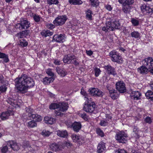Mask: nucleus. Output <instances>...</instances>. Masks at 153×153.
Masks as SVG:
<instances>
[{
    "mask_svg": "<svg viewBox=\"0 0 153 153\" xmlns=\"http://www.w3.org/2000/svg\"><path fill=\"white\" fill-rule=\"evenodd\" d=\"M15 86L17 90L22 93L26 92L28 88L34 86V82L33 79L25 74L16 78L14 81Z\"/></svg>",
    "mask_w": 153,
    "mask_h": 153,
    "instance_id": "nucleus-1",
    "label": "nucleus"
},
{
    "mask_svg": "<svg viewBox=\"0 0 153 153\" xmlns=\"http://www.w3.org/2000/svg\"><path fill=\"white\" fill-rule=\"evenodd\" d=\"M30 26V23L27 20L22 19H21L19 23H17L15 25L9 27L8 30L11 33L23 29H27Z\"/></svg>",
    "mask_w": 153,
    "mask_h": 153,
    "instance_id": "nucleus-2",
    "label": "nucleus"
},
{
    "mask_svg": "<svg viewBox=\"0 0 153 153\" xmlns=\"http://www.w3.org/2000/svg\"><path fill=\"white\" fill-rule=\"evenodd\" d=\"M109 56L111 58V60L114 62L119 63L123 62V59L119 53L115 51H113L109 53Z\"/></svg>",
    "mask_w": 153,
    "mask_h": 153,
    "instance_id": "nucleus-3",
    "label": "nucleus"
},
{
    "mask_svg": "<svg viewBox=\"0 0 153 153\" xmlns=\"http://www.w3.org/2000/svg\"><path fill=\"white\" fill-rule=\"evenodd\" d=\"M26 111L28 113V117L32 119H35L36 121L40 122L42 120V117L37 114H34V110L33 109L29 107L26 108Z\"/></svg>",
    "mask_w": 153,
    "mask_h": 153,
    "instance_id": "nucleus-4",
    "label": "nucleus"
},
{
    "mask_svg": "<svg viewBox=\"0 0 153 153\" xmlns=\"http://www.w3.org/2000/svg\"><path fill=\"white\" fill-rule=\"evenodd\" d=\"M68 19L65 15L59 16L56 17L53 22V24L56 26H60L64 25Z\"/></svg>",
    "mask_w": 153,
    "mask_h": 153,
    "instance_id": "nucleus-5",
    "label": "nucleus"
},
{
    "mask_svg": "<svg viewBox=\"0 0 153 153\" xmlns=\"http://www.w3.org/2000/svg\"><path fill=\"white\" fill-rule=\"evenodd\" d=\"M127 137V134L124 131H121L117 133L115 138L119 143H126Z\"/></svg>",
    "mask_w": 153,
    "mask_h": 153,
    "instance_id": "nucleus-6",
    "label": "nucleus"
},
{
    "mask_svg": "<svg viewBox=\"0 0 153 153\" xmlns=\"http://www.w3.org/2000/svg\"><path fill=\"white\" fill-rule=\"evenodd\" d=\"M115 87L116 90L121 93H123L126 91L125 84L122 81H117L115 84Z\"/></svg>",
    "mask_w": 153,
    "mask_h": 153,
    "instance_id": "nucleus-7",
    "label": "nucleus"
},
{
    "mask_svg": "<svg viewBox=\"0 0 153 153\" xmlns=\"http://www.w3.org/2000/svg\"><path fill=\"white\" fill-rule=\"evenodd\" d=\"M87 104L85 102L83 108V110L87 112L92 113L94 110L95 107V104L94 102L88 101Z\"/></svg>",
    "mask_w": 153,
    "mask_h": 153,
    "instance_id": "nucleus-8",
    "label": "nucleus"
},
{
    "mask_svg": "<svg viewBox=\"0 0 153 153\" xmlns=\"http://www.w3.org/2000/svg\"><path fill=\"white\" fill-rule=\"evenodd\" d=\"M120 25V24L118 21H115L113 22H108L106 23L107 28L110 30H114L115 29H118Z\"/></svg>",
    "mask_w": 153,
    "mask_h": 153,
    "instance_id": "nucleus-9",
    "label": "nucleus"
},
{
    "mask_svg": "<svg viewBox=\"0 0 153 153\" xmlns=\"http://www.w3.org/2000/svg\"><path fill=\"white\" fill-rule=\"evenodd\" d=\"M142 64L148 69H151L153 68V59L150 57L146 58L142 61Z\"/></svg>",
    "mask_w": 153,
    "mask_h": 153,
    "instance_id": "nucleus-10",
    "label": "nucleus"
},
{
    "mask_svg": "<svg viewBox=\"0 0 153 153\" xmlns=\"http://www.w3.org/2000/svg\"><path fill=\"white\" fill-rule=\"evenodd\" d=\"M14 96H13L11 98L10 97L8 98L7 100V102L13 106L16 107L15 105H17L19 106L20 105V103H21L22 101L20 100V101H18L17 100L18 97L15 95Z\"/></svg>",
    "mask_w": 153,
    "mask_h": 153,
    "instance_id": "nucleus-11",
    "label": "nucleus"
},
{
    "mask_svg": "<svg viewBox=\"0 0 153 153\" xmlns=\"http://www.w3.org/2000/svg\"><path fill=\"white\" fill-rule=\"evenodd\" d=\"M66 37L64 33L59 35H55L53 37V41L57 42L63 43L65 41Z\"/></svg>",
    "mask_w": 153,
    "mask_h": 153,
    "instance_id": "nucleus-12",
    "label": "nucleus"
},
{
    "mask_svg": "<svg viewBox=\"0 0 153 153\" xmlns=\"http://www.w3.org/2000/svg\"><path fill=\"white\" fill-rule=\"evenodd\" d=\"M8 146L10 147L14 150L17 151L20 148V145L17 143L16 142L13 140H10L7 143Z\"/></svg>",
    "mask_w": 153,
    "mask_h": 153,
    "instance_id": "nucleus-13",
    "label": "nucleus"
},
{
    "mask_svg": "<svg viewBox=\"0 0 153 153\" xmlns=\"http://www.w3.org/2000/svg\"><path fill=\"white\" fill-rule=\"evenodd\" d=\"M13 114V110H8L2 113L0 115V117L2 120H5L8 119L9 116L12 115Z\"/></svg>",
    "mask_w": 153,
    "mask_h": 153,
    "instance_id": "nucleus-14",
    "label": "nucleus"
},
{
    "mask_svg": "<svg viewBox=\"0 0 153 153\" xmlns=\"http://www.w3.org/2000/svg\"><path fill=\"white\" fill-rule=\"evenodd\" d=\"M68 125V127H72L74 130L76 132H78L81 127V125L80 122H74L73 123H70V124Z\"/></svg>",
    "mask_w": 153,
    "mask_h": 153,
    "instance_id": "nucleus-15",
    "label": "nucleus"
},
{
    "mask_svg": "<svg viewBox=\"0 0 153 153\" xmlns=\"http://www.w3.org/2000/svg\"><path fill=\"white\" fill-rule=\"evenodd\" d=\"M104 69L106 70V72L109 75H112L114 76L117 74L115 68L110 65L105 66Z\"/></svg>",
    "mask_w": 153,
    "mask_h": 153,
    "instance_id": "nucleus-16",
    "label": "nucleus"
},
{
    "mask_svg": "<svg viewBox=\"0 0 153 153\" xmlns=\"http://www.w3.org/2000/svg\"><path fill=\"white\" fill-rule=\"evenodd\" d=\"M140 8L143 12L145 14L150 13L153 11L152 9L145 4H141Z\"/></svg>",
    "mask_w": 153,
    "mask_h": 153,
    "instance_id": "nucleus-17",
    "label": "nucleus"
},
{
    "mask_svg": "<svg viewBox=\"0 0 153 153\" xmlns=\"http://www.w3.org/2000/svg\"><path fill=\"white\" fill-rule=\"evenodd\" d=\"M141 93L138 91H134L132 92L130 95L131 98L134 100H137L140 99Z\"/></svg>",
    "mask_w": 153,
    "mask_h": 153,
    "instance_id": "nucleus-18",
    "label": "nucleus"
},
{
    "mask_svg": "<svg viewBox=\"0 0 153 153\" xmlns=\"http://www.w3.org/2000/svg\"><path fill=\"white\" fill-rule=\"evenodd\" d=\"M68 107V104L65 102L59 103L58 110L63 112L67 110Z\"/></svg>",
    "mask_w": 153,
    "mask_h": 153,
    "instance_id": "nucleus-19",
    "label": "nucleus"
},
{
    "mask_svg": "<svg viewBox=\"0 0 153 153\" xmlns=\"http://www.w3.org/2000/svg\"><path fill=\"white\" fill-rule=\"evenodd\" d=\"M57 135L60 137L66 138L68 136V133L65 130H58L56 131Z\"/></svg>",
    "mask_w": 153,
    "mask_h": 153,
    "instance_id": "nucleus-20",
    "label": "nucleus"
},
{
    "mask_svg": "<svg viewBox=\"0 0 153 153\" xmlns=\"http://www.w3.org/2000/svg\"><path fill=\"white\" fill-rule=\"evenodd\" d=\"M56 70L58 74L62 77H64L67 74V72L64 69H61L59 67H57Z\"/></svg>",
    "mask_w": 153,
    "mask_h": 153,
    "instance_id": "nucleus-21",
    "label": "nucleus"
},
{
    "mask_svg": "<svg viewBox=\"0 0 153 153\" xmlns=\"http://www.w3.org/2000/svg\"><path fill=\"white\" fill-rule=\"evenodd\" d=\"M105 149V143L102 142L100 143L98 145L97 152L98 153L102 152Z\"/></svg>",
    "mask_w": 153,
    "mask_h": 153,
    "instance_id": "nucleus-22",
    "label": "nucleus"
},
{
    "mask_svg": "<svg viewBox=\"0 0 153 153\" xmlns=\"http://www.w3.org/2000/svg\"><path fill=\"white\" fill-rule=\"evenodd\" d=\"M148 68L146 67L145 66L142 65L140 67L137 68V71L140 74H146L148 71Z\"/></svg>",
    "mask_w": 153,
    "mask_h": 153,
    "instance_id": "nucleus-23",
    "label": "nucleus"
},
{
    "mask_svg": "<svg viewBox=\"0 0 153 153\" xmlns=\"http://www.w3.org/2000/svg\"><path fill=\"white\" fill-rule=\"evenodd\" d=\"M45 123L48 124H52L56 122V119L52 117L46 116L44 118Z\"/></svg>",
    "mask_w": 153,
    "mask_h": 153,
    "instance_id": "nucleus-24",
    "label": "nucleus"
},
{
    "mask_svg": "<svg viewBox=\"0 0 153 153\" xmlns=\"http://www.w3.org/2000/svg\"><path fill=\"white\" fill-rule=\"evenodd\" d=\"M71 137L74 142H82L83 141V137L80 136L75 134H73L72 135Z\"/></svg>",
    "mask_w": 153,
    "mask_h": 153,
    "instance_id": "nucleus-25",
    "label": "nucleus"
},
{
    "mask_svg": "<svg viewBox=\"0 0 153 153\" xmlns=\"http://www.w3.org/2000/svg\"><path fill=\"white\" fill-rule=\"evenodd\" d=\"M73 55V54L71 55L70 54L65 55L63 59L64 62L68 64H70L71 63L70 62H71Z\"/></svg>",
    "mask_w": 153,
    "mask_h": 153,
    "instance_id": "nucleus-26",
    "label": "nucleus"
},
{
    "mask_svg": "<svg viewBox=\"0 0 153 153\" xmlns=\"http://www.w3.org/2000/svg\"><path fill=\"white\" fill-rule=\"evenodd\" d=\"M50 147L51 150L54 151H58L61 149V146L56 143H52L50 145Z\"/></svg>",
    "mask_w": 153,
    "mask_h": 153,
    "instance_id": "nucleus-27",
    "label": "nucleus"
},
{
    "mask_svg": "<svg viewBox=\"0 0 153 153\" xmlns=\"http://www.w3.org/2000/svg\"><path fill=\"white\" fill-rule=\"evenodd\" d=\"M36 121L33 120L29 121V122L27 123V126L29 128H33L36 127L37 126V123H36L37 121L36 120Z\"/></svg>",
    "mask_w": 153,
    "mask_h": 153,
    "instance_id": "nucleus-28",
    "label": "nucleus"
},
{
    "mask_svg": "<svg viewBox=\"0 0 153 153\" xmlns=\"http://www.w3.org/2000/svg\"><path fill=\"white\" fill-rule=\"evenodd\" d=\"M85 17L86 19L88 20H91L92 19V11L90 9H88L85 12Z\"/></svg>",
    "mask_w": 153,
    "mask_h": 153,
    "instance_id": "nucleus-29",
    "label": "nucleus"
},
{
    "mask_svg": "<svg viewBox=\"0 0 153 153\" xmlns=\"http://www.w3.org/2000/svg\"><path fill=\"white\" fill-rule=\"evenodd\" d=\"M110 96L113 99H115L117 98L118 97V94L116 92V91L114 89L110 90L109 91Z\"/></svg>",
    "mask_w": 153,
    "mask_h": 153,
    "instance_id": "nucleus-30",
    "label": "nucleus"
},
{
    "mask_svg": "<svg viewBox=\"0 0 153 153\" xmlns=\"http://www.w3.org/2000/svg\"><path fill=\"white\" fill-rule=\"evenodd\" d=\"M145 96L147 99L153 100V92L151 90H148L145 93Z\"/></svg>",
    "mask_w": 153,
    "mask_h": 153,
    "instance_id": "nucleus-31",
    "label": "nucleus"
},
{
    "mask_svg": "<svg viewBox=\"0 0 153 153\" xmlns=\"http://www.w3.org/2000/svg\"><path fill=\"white\" fill-rule=\"evenodd\" d=\"M54 80V79L52 77H45L43 79V82L45 84H48L52 82Z\"/></svg>",
    "mask_w": 153,
    "mask_h": 153,
    "instance_id": "nucleus-32",
    "label": "nucleus"
},
{
    "mask_svg": "<svg viewBox=\"0 0 153 153\" xmlns=\"http://www.w3.org/2000/svg\"><path fill=\"white\" fill-rule=\"evenodd\" d=\"M89 2L91 7H97L99 4L98 0H89Z\"/></svg>",
    "mask_w": 153,
    "mask_h": 153,
    "instance_id": "nucleus-33",
    "label": "nucleus"
},
{
    "mask_svg": "<svg viewBox=\"0 0 153 153\" xmlns=\"http://www.w3.org/2000/svg\"><path fill=\"white\" fill-rule=\"evenodd\" d=\"M7 85L6 82L2 83L1 85L0 86V93L5 92L7 89Z\"/></svg>",
    "mask_w": 153,
    "mask_h": 153,
    "instance_id": "nucleus-34",
    "label": "nucleus"
},
{
    "mask_svg": "<svg viewBox=\"0 0 153 153\" xmlns=\"http://www.w3.org/2000/svg\"><path fill=\"white\" fill-rule=\"evenodd\" d=\"M69 3L73 5H81L82 3L81 0H68Z\"/></svg>",
    "mask_w": 153,
    "mask_h": 153,
    "instance_id": "nucleus-35",
    "label": "nucleus"
},
{
    "mask_svg": "<svg viewBox=\"0 0 153 153\" xmlns=\"http://www.w3.org/2000/svg\"><path fill=\"white\" fill-rule=\"evenodd\" d=\"M130 9V7L125 4H124L122 6V10L125 13H127L129 11Z\"/></svg>",
    "mask_w": 153,
    "mask_h": 153,
    "instance_id": "nucleus-36",
    "label": "nucleus"
},
{
    "mask_svg": "<svg viewBox=\"0 0 153 153\" xmlns=\"http://www.w3.org/2000/svg\"><path fill=\"white\" fill-rule=\"evenodd\" d=\"M77 59L75 56L73 55L72 56L71 62H70V64H74L76 66H77L79 65V62L77 61Z\"/></svg>",
    "mask_w": 153,
    "mask_h": 153,
    "instance_id": "nucleus-37",
    "label": "nucleus"
},
{
    "mask_svg": "<svg viewBox=\"0 0 153 153\" xmlns=\"http://www.w3.org/2000/svg\"><path fill=\"white\" fill-rule=\"evenodd\" d=\"M140 33L137 31H134L131 33V36L133 38H138L140 37Z\"/></svg>",
    "mask_w": 153,
    "mask_h": 153,
    "instance_id": "nucleus-38",
    "label": "nucleus"
},
{
    "mask_svg": "<svg viewBox=\"0 0 153 153\" xmlns=\"http://www.w3.org/2000/svg\"><path fill=\"white\" fill-rule=\"evenodd\" d=\"M131 22L132 25L134 26H137L139 25V21L137 19L132 18L131 19Z\"/></svg>",
    "mask_w": 153,
    "mask_h": 153,
    "instance_id": "nucleus-39",
    "label": "nucleus"
},
{
    "mask_svg": "<svg viewBox=\"0 0 153 153\" xmlns=\"http://www.w3.org/2000/svg\"><path fill=\"white\" fill-rule=\"evenodd\" d=\"M104 94V93L100 90L98 89H97L95 94H94V96L102 97Z\"/></svg>",
    "mask_w": 153,
    "mask_h": 153,
    "instance_id": "nucleus-40",
    "label": "nucleus"
},
{
    "mask_svg": "<svg viewBox=\"0 0 153 153\" xmlns=\"http://www.w3.org/2000/svg\"><path fill=\"white\" fill-rule=\"evenodd\" d=\"M94 73L95 76L96 77H98L100 74L101 72V71L99 68L95 67L94 68Z\"/></svg>",
    "mask_w": 153,
    "mask_h": 153,
    "instance_id": "nucleus-41",
    "label": "nucleus"
},
{
    "mask_svg": "<svg viewBox=\"0 0 153 153\" xmlns=\"http://www.w3.org/2000/svg\"><path fill=\"white\" fill-rule=\"evenodd\" d=\"M59 107V103H54L52 104L50 106V109H57L58 110Z\"/></svg>",
    "mask_w": 153,
    "mask_h": 153,
    "instance_id": "nucleus-42",
    "label": "nucleus"
},
{
    "mask_svg": "<svg viewBox=\"0 0 153 153\" xmlns=\"http://www.w3.org/2000/svg\"><path fill=\"white\" fill-rule=\"evenodd\" d=\"M48 4L49 5L57 4L59 3L58 0H47Z\"/></svg>",
    "mask_w": 153,
    "mask_h": 153,
    "instance_id": "nucleus-43",
    "label": "nucleus"
},
{
    "mask_svg": "<svg viewBox=\"0 0 153 153\" xmlns=\"http://www.w3.org/2000/svg\"><path fill=\"white\" fill-rule=\"evenodd\" d=\"M51 134L50 132L48 131H47L45 130H43L42 132L41 133V134L43 136L45 137H48Z\"/></svg>",
    "mask_w": 153,
    "mask_h": 153,
    "instance_id": "nucleus-44",
    "label": "nucleus"
},
{
    "mask_svg": "<svg viewBox=\"0 0 153 153\" xmlns=\"http://www.w3.org/2000/svg\"><path fill=\"white\" fill-rule=\"evenodd\" d=\"M46 26L49 29H53L55 27L56 25L55 24H52L51 23H47L46 24Z\"/></svg>",
    "mask_w": 153,
    "mask_h": 153,
    "instance_id": "nucleus-45",
    "label": "nucleus"
},
{
    "mask_svg": "<svg viewBox=\"0 0 153 153\" xmlns=\"http://www.w3.org/2000/svg\"><path fill=\"white\" fill-rule=\"evenodd\" d=\"M144 121L146 123L150 124L152 122V119L151 117L148 116L144 118Z\"/></svg>",
    "mask_w": 153,
    "mask_h": 153,
    "instance_id": "nucleus-46",
    "label": "nucleus"
},
{
    "mask_svg": "<svg viewBox=\"0 0 153 153\" xmlns=\"http://www.w3.org/2000/svg\"><path fill=\"white\" fill-rule=\"evenodd\" d=\"M97 133L102 137L104 136V134L103 131L100 128H97L96 129Z\"/></svg>",
    "mask_w": 153,
    "mask_h": 153,
    "instance_id": "nucleus-47",
    "label": "nucleus"
},
{
    "mask_svg": "<svg viewBox=\"0 0 153 153\" xmlns=\"http://www.w3.org/2000/svg\"><path fill=\"white\" fill-rule=\"evenodd\" d=\"M97 88H91L88 90V92L91 95L94 96L95 94Z\"/></svg>",
    "mask_w": 153,
    "mask_h": 153,
    "instance_id": "nucleus-48",
    "label": "nucleus"
},
{
    "mask_svg": "<svg viewBox=\"0 0 153 153\" xmlns=\"http://www.w3.org/2000/svg\"><path fill=\"white\" fill-rule=\"evenodd\" d=\"M46 73L49 76L53 77L54 76V74L52 71V70L51 69L49 68L46 71Z\"/></svg>",
    "mask_w": 153,
    "mask_h": 153,
    "instance_id": "nucleus-49",
    "label": "nucleus"
},
{
    "mask_svg": "<svg viewBox=\"0 0 153 153\" xmlns=\"http://www.w3.org/2000/svg\"><path fill=\"white\" fill-rule=\"evenodd\" d=\"M108 123L106 120H101L100 121V124L101 126H104L108 125Z\"/></svg>",
    "mask_w": 153,
    "mask_h": 153,
    "instance_id": "nucleus-50",
    "label": "nucleus"
},
{
    "mask_svg": "<svg viewBox=\"0 0 153 153\" xmlns=\"http://www.w3.org/2000/svg\"><path fill=\"white\" fill-rule=\"evenodd\" d=\"M33 17L35 22H38L40 21V17L38 15L35 14L33 15Z\"/></svg>",
    "mask_w": 153,
    "mask_h": 153,
    "instance_id": "nucleus-51",
    "label": "nucleus"
},
{
    "mask_svg": "<svg viewBox=\"0 0 153 153\" xmlns=\"http://www.w3.org/2000/svg\"><path fill=\"white\" fill-rule=\"evenodd\" d=\"M134 2V0H126L125 4L130 6V5L132 4Z\"/></svg>",
    "mask_w": 153,
    "mask_h": 153,
    "instance_id": "nucleus-52",
    "label": "nucleus"
},
{
    "mask_svg": "<svg viewBox=\"0 0 153 153\" xmlns=\"http://www.w3.org/2000/svg\"><path fill=\"white\" fill-rule=\"evenodd\" d=\"M20 45L23 47H26L28 45L27 42L25 40H23L22 41H20Z\"/></svg>",
    "mask_w": 153,
    "mask_h": 153,
    "instance_id": "nucleus-53",
    "label": "nucleus"
},
{
    "mask_svg": "<svg viewBox=\"0 0 153 153\" xmlns=\"http://www.w3.org/2000/svg\"><path fill=\"white\" fill-rule=\"evenodd\" d=\"M8 150L7 146H5L3 147L1 149V152L2 153H6Z\"/></svg>",
    "mask_w": 153,
    "mask_h": 153,
    "instance_id": "nucleus-54",
    "label": "nucleus"
},
{
    "mask_svg": "<svg viewBox=\"0 0 153 153\" xmlns=\"http://www.w3.org/2000/svg\"><path fill=\"white\" fill-rule=\"evenodd\" d=\"M81 94L82 95H83V96H85V100H86V101L87 100H88V98L86 96V92L84 91V90L83 89H81Z\"/></svg>",
    "mask_w": 153,
    "mask_h": 153,
    "instance_id": "nucleus-55",
    "label": "nucleus"
},
{
    "mask_svg": "<svg viewBox=\"0 0 153 153\" xmlns=\"http://www.w3.org/2000/svg\"><path fill=\"white\" fill-rule=\"evenodd\" d=\"M17 36L20 38H22L25 37L23 31L18 33L17 34Z\"/></svg>",
    "mask_w": 153,
    "mask_h": 153,
    "instance_id": "nucleus-56",
    "label": "nucleus"
},
{
    "mask_svg": "<svg viewBox=\"0 0 153 153\" xmlns=\"http://www.w3.org/2000/svg\"><path fill=\"white\" fill-rule=\"evenodd\" d=\"M115 153H127V152L124 149H119L116 151Z\"/></svg>",
    "mask_w": 153,
    "mask_h": 153,
    "instance_id": "nucleus-57",
    "label": "nucleus"
},
{
    "mask_svg": "<svg viewBox=\"0 0 153 153\" xmlns=\"http://www.w3.org/2000/svg\"><path fill=\"white\" fill-rule=\"evenodd\" d=\"M81 117L84 120H86L88 119V116L85 113L80 114Z\"/></svg>",
    "mask_w": 153,
    "mask_h": 153,
    "instance_id": "nucleus-58",
    "label": "nucleus"
},
{
    "mask_svg": "<svg viewBox=\"0 0 153 153\" xmlns=\"http://www.w3.org/2000/svg\"><path fill=\"white\" fill-rule=\"evenodd\" d=\"M41 34L42 36L45 37H47V30H42V31L41 33Z\"/></svg>",
    "mask_w": 153,
    "mask_h": 153,
    "instance_id": "nucleus-59",
    "label": "nucleus"
},
{
    "mask_svg": "<svg viewBox=\"0 0 153 153\" xmlns=\"http://www.w3.org/2000/svg\"><path fill=\"white\" fill-rule=\"evenodd\" d=\"M133 132L134 133L135 135L134 136V137H138V131H137V128L136 127H135L133 129Z\"/></svg>",
    "mask_w": 153,
    "mask_h": 153,
    "instance_id": "nucleus-60",
    "label": "nucleus"
},
{
    "mask_svg": "<svg viewBox=\"0 0 153 153\" xmlns=\"http://www.w3.org/2000/svg\"><path fill=\"white\" fill-rule=\"evenodd\" d=\"M54 64L56 65H59L61 64L60 60L57 59H54L53 61Z\"/></svg>",
    "mask_w": 153,
    "mask_h": 153,
    "instance_id": "nucleus-61",
    "label": "nucleus"
},
{
    "mask_svg": "<svg viewBox=\"0 0 153 153\" xmlns=\"http://www.w3.org/2000/svg\"><path fill=\"white\" fill-rule=\"evenodd\" d=\"M23 32L25 37H26L28 35L30 31L29 30H25L23 31Z\"/></svg>",
    "mask_w": 153,
    "mask_h": 153,
    "instance_id": "nucleus-62",
    "label": "nucleus"
},
{
    "mask_svg": "<svg viewBox=\"0 0 153 153\" xmlns=\"http://www.w3.org/2000/svg\"><path fill=\"white\" fill-rule=\"evenodd\" d=\"M86 53L89 56H91L93 53V52L91 50L86 51Z\"/></svg>",
    "mask_w": 153,
    "mask_h": 153,
    "instance_id": "nucleus-63",
    "label": "nucleus"
},
{
    "mask_svg": "<svg viewBox=\"0 0 153 153\" xmlns=\"http://www.w3.org/2000/svg\"><path fill=\"white\" fill-rule=\"evenodd\" d=\"M105 116L108 121H109V120H111L112 118V117L110 114H106Z\"/></svg>",
    "mask_w": 153,
    "mask_h": 153,
    "instance_id": "nucleus-64",
    "label": "nucleus"
}]
</instances>
